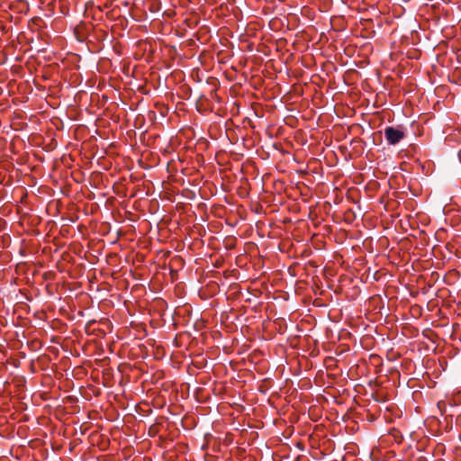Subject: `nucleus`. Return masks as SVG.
<instances>
[{
    "instance_id": "nucleus-1",
    "label": "nucleus",
    "mask_w": 461,
    "mask_h": 461,
    "mask_svg": "<svg viewBox=\"0 0 461 461\" xmlns=\"http://www.w3.org/2000/svg\"><path fill=\"white\" fill-rule=\"evenodd\" d=\"M384 136L388 143L394 145L404 137V133L398 129L387 127L384 130Z\"/></svg>"
}]
</instances>
